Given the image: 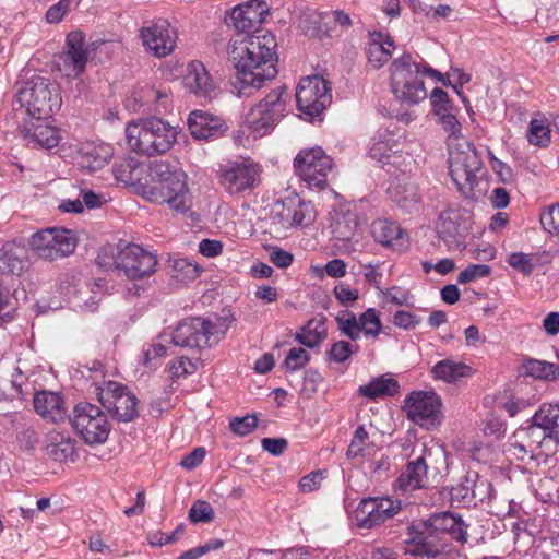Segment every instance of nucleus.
Masks as SVG:
<instances>
[{
    "mask_svg": "<svg viewBox=\"0 0 559 559\" xmlns=\"http://www.w3.org/2000/svg\"><path fill=\"white\" fill-rule=\"evenodd\" d=\"M438 123L441 126L444 132L448 133V150L451 148L453 143H460L467 141L462 135V124L457 120L456 116L452 114V110H447L437 115Z\"/></svg>",
    "mask_w": 559,
    "mask_h": 559,
    "instance_id": "nucleus-43",
    "label": "nucleus"
},
{
    "mask_svg": "<svg viewBox=\"0 0 559 559\" xmlns=\"http://www.w3.org/2000/svg\"><path fill=\"white\" fill-rule=\"evenodd\" d=\"M69 419L74 432L86 444L97 445L107 441L111 425L98 406L80 402L73 407Z\"/></svg>",
    "mask_w": 559,
    "mask_h": 559,
    "instance_id": "nucleus-8",
    "label": "nucleus"
},
{
    "mask_svg": "<svg viewBox=\"0 0 559 559\" xmlns=\"http://www.w3.org/2000/svg\"><path fill=\"white\" fill-rule=\"evenodd\" d=\"M430 102L436 116L447 110H452V104L450 103L448 93L439 87L432 90Z\"/></svg>",
    "mask_w": 559,
    "mask_h": 559,
    "instance_id": "nucleus-61",
    "label": "nucleus"
},
{
    "mask_svg": "<svg viewBox=\"0 0 559 559\" xmlns=\"http://www.w3.org/2000/svg\"><path fill=\"white\" fill-rule=\"evenodd\" d=\"M88 51L85 46V36L80 31L67 35L66 50L56 61L58 70L68 78H76L86 66Z\"/></svg>",
    "mask_w": 559,
    "mask_h": 559,
    "instance_id": "nucleus-21",
    "label": "nucleus"
},
{
    "mask_svg": "<svg viewBox=\"0 0 559 559\" xmlns=\"http://www.w3.org/2000/svg\"><path fill=\"white\" fill-rule=\"evenodd\" d=\"M140 37L147 51L162 58L168 56L174 50L177 34L168 21L159 19L142 26Z\"/></svg>",
    "mask_w": 559,
    "mask_h": 559,
    "instance_id": "nucleus-20",
    "label": "nucleus"
},
{
    "mask_svg": "<svg viewBox=\"0 0 559 559\" xmlns=\"http://www.w3.org/2000/svg\"><path fill=\"white\" fill-rule=\"evenodd\" d=\"M427 480V464L424 457L409 462L406 469L397 479L399 488L404 491H412L425 486Z\"/></svg>",
    "mask_w": 559,
    "mask_h": 559,
    "instance_id": "nucleus-37",
    "label": "nucleus"
},
{
    "mask_svg": "<svg viewBox=\"0 0 559 559\" xmlns=\"http://www.w3.org/2000/svg\"><path fill=\"white\" fill-rule=\"evenodd\" d=\"M147 102L156 104L157 108L167 109L171 104V93L168 88H148L145 92Z\"/></svg>",
    "mask_w": 559,
    "mask_h": 559,
    "instance_id": "nucleus-59",
    "label": "nucleus"
},
{
    "mask_svg": "<svg viewBox=\"0 0 559 559\" xmlns=\"http://www.w3.org/2000/svg\"><path fill=\"white\" fill-rule=\"evenodd\" d=\"M371 233L376 241L402 251L407 247L408 236L401 226L389 219H377L371 225Z\"/></svg>",
    "mask_w": 559,
    "mask_h": 559,
    "instance_id": "nucleus-28",
    "label": "nucleus"
},
{
    "mask_svg": "<svg viewBox=\"0 0 559 559\" xmlns=\"http://www.w3.org/2000/svg\"><path fill=\"white\" fill-rule=\"evenodd\" d=\"M550 128L544 118H534L530 122L527 140L535 146L545 147L550 142Z\"/></svg>",
    "mask_w": 559,
    "mask_h": 559,
    "instance_id": "nucleus-44",
    "label": "nucleus"
},
{
    "mask_svg": "<svg viewBox=\"0 0 559 559\" xmlns=\"http://www.w3.org/2000/svg\"><path fill=\"white\" fill-rule=\"evenodd\" d=\"M391 200L405 211H413L420 202L417 185L408 178L396 179L388 188Z\"/></svg>",
    "mask_w": 559,
    "mask_h": 559,
    "instance_id": "nucleus-31",
    "label": "nucleus"
},
{
    "mask_svg": "<svg viewBox=\"0 0 559 559\" xmlns=\"http://www.w3.org/2000/svg\"><path fill=\"white\" fill-rule=\"evenodd\" d=\"M195 371L197 364L183 356L174 359L168 367V372L174 381L186 379L187 376Z\"/></svg>",
    "mask_w": 559,
    "mask_h": 559,
    "instance_id": "nucleus-49",
    "label": "nucleus"
},
{
    "mask_svg": "<svg viewBox=\"0 0 559 559\" xmlns=\"http://www.w3.org/2000/svg\"><path fill=\"white\" fill-rule=\"evenodd\" d=\"M490 270V266L486 264L469 265L459 274L457 282L461 284L471 283L477 278L487 276Z\"/></svg>",
    "mask_w": 559,
    "mask_h": 559,
    "instance_id": "nucleus-57",
    "label": "nucleus"
},
{
    "mask_svg": "<svg viewBox=\"0 0 559 559\" xmlns=\"http://www.w3.org/2000/svg\"><path fill=\"white\" fill-rule=\"evenodd\" d=\"M381 326V321L376 309L369 308L360 316V330L366 335H379Z\"/></svg>",
    "mask_w": 559,
    "mask_h": 559,
    "instance_id": "nucleus-51",
    "label": "nucleus"
},
{
    "mask_svg": "<svg viewBox=\"0 0 559 559\" xmlns=\"http://www.w3.org/2000/svg\"><path fill=\"white\" fill-rule=\"evenodd\" d=\"M331 88L322 76H306L299 81L296 102L301 112L310 117L318 116L331 104Z\"/></svg>",
    "mask_w": 559,
    "mask_h": 559,
    "instance_id": "nucleus-14",
    "label": "nucleus"
},
{
    "mask_svg": "<svg viewBox=\"0 0 559 559\" xmlns=\"http://www.w3.org/2000/svg\"><path fill=\"white\" fill-rule=\"evenodd\" d=\"M261 168L252 160L229 163L221 170L219 181L223 188L231 195L252 191L259 182Z\"/></svg>",
    "mask_w": 559,
    "mask_h": 559,
    "instance_id": "nucleus-17",
    "label": "nucleus"
},
{
    "mask_svg": "<svg viewBox=\"0 0 559 559\" xmlns=\"http://www.w3.org/2000/svg\"><path fill=\"white\" fill-rule=\"evenodd\" d=\"M138 194L144 200L185 214L192 207L187 175L164 162L148 165L144 181L138 185Z\"/></svg>",
    "mask_w": 559,
    "mask_h": 559,
    "instance_id": "nucleus-2",
    "label": "nucleus"
},
{
    "mask_svg": "<svg viewBox=\"0 0 559 559\" xmlns=\"http://www.w3.org/2000/svg\"><path fill=\"white\" fill-rule=\"evenodd\" d=\"M167 266L170 276L182 284L195 281L201 272L198 263L186 258H169Z\"/></svg>",
    "mask_w": 559,
    "mask_h": 559,
    "instance_id": "nucleus-39",
    "label": "nucleus"
},
{
    "mask_svg": "<svg viewBox=\"0 0 559 559\" xmlns=\"http://www.w3.org/2000/svg\"><path fill=\"white\" fill-rule=\"evenodd\" d=\"M428 526L435 532L449 534L461 544L467 542V525L460 516L451 512L433 514L428 520Z\"/></svg>",
    "mask_w": 559,
    "mask_h": 559,
    "instance_id": "nucleus-32",
    "label": "nucleus"
},
{
    "mask_svg": "<svg viewBox=\"0 0 559 559\" xmlns=\"http://www.w3.org/2000/svg\"><path fill=\"white\" fill-rule=\"evenodd\" d=\"M533 559H559V536H548L536 540Z\"/></svg>",
    "mask_w": 559,
    "mask_h": 559,
    "instance_id": "nucleus-45",
    "label": "nucleus"
},
{
    "mask_svg": "<svg viewBox=\"0 0 559 559\" xmlns=\"http://www.w3.org/2000/svg\"><path fill=\"white\" fill-rule=\"evenodd\" d=\"M323 479L324 475L322 471L311 472L300 479L299 488L302 492H312L320 488Z\"/></svg>",
    "mask_w": 559,
    "mask_h": 559,
    "instance_id": "nucleus-63",
    "label": "nucleus"
},
{
    "mask_svg": "<svg viewBox=\"0 0 559 559\" xmlns=\"http://www.w3.org/2000/svg\"><path fill=\"white\" fill-rule=\"evenodd\" d=\"M368 432L366 431L364 426H359L352 439V442L347 449L346 455L349 459H355L358 456H366L369 454V445H368Z\"/></svg>",
    "mask_w": 559,
    "mask_h": 559,
    "instance_id": "nucleus-47",
    "label": "nucleus"
},
{
    "mask_svg": "<svg viewBox=\"0 0 559 559\" xmlns=\"http://www.w3.org/2000/svg\"><path fill=\"white\" fill-rule=\"evenodd\" d=\"M401 136H396L391 132H383L373 139V142L369 148V154L372 159L385 165V164H397V160L402 157V143L400 142Z\"/></svg>",
    "mask_w": 559,
    "mask_h": 559,
    "instance_id": "nucleus-29",
    "label": "nucleus"
},
{
    "mask_svg": "<svg viewBox=\"0 0 559 559\" xmlns=\"http://www.w3.org/2000/svg\"><path fill=\"white\" fill-rule=\"evenodd\" d=\"M293 227L290 218V206L283 202H277L271 212L269 231L275 238H283Z\"/></svg>",
    "mask_w": 559,
    "mask_h": 559,
    "instance_id": "nucleus-40",
    "label": "nucleus"
},
{
    "mask_svg": "<svg viewBox=\"0 0 559 559\" xmlns=\"http://www.w3.org/2000/svg\"><path fill=\"white\" fill-rule=\"evenodd\" d=\"M493 402L498 408L507 412L510 417H514L530 405L528 401L520 396L512 388L499 390L493 396Z\"/></svg>",
    "mask_w": 559,
    "mask_h": 559,
    "instance_id": "nucleus-41",
    "label": "nucleus"
},
{
    "mask_svg": "<svg viewBox=\"0 0 559 559\" xmlns=\"http://www.w3.org/2000/svg\"><path fill=\"white\" fill-rule=\"evenodd\" d=\"M191 135L197 140H214L223 135L227 129L225 122L211 112L193 110L188 118Z\"/></svg>",
    "mask_w": 559,
    "mask_h": 559,
    "instance_id": "nucleus-22",
    "label": "nucleus"
},
{
    "mask_svg": "<svg viewBox=\"0 0 559 559\" xmlns=\"http://www.w3.org/2000/svg\"><path fill=\"white\" fill-rule=\"evenodd\" d=\"M401 511V502L391 498H368L359 502L354 512L357 526L372 528Z\"/></svg>",
    "mask_w": 559,
    "mask_h": 559,
    "instance_id": "nucleus-19",
    "label": "nucleus"
},
{
    "mask_svg": "<svg viewBox=\"0 0 559 559\" xmlns=\"http://www.w3.org/2000/svg\"><path fill=\"white\" fill-rule=\"evenodd\" d=\"M37 443L38 435L33 428L26 427L16 432L15 448L21 453H33Z\"/></svg>",
    "mask_w": 559,
    "mask_h": 559,
    "instance_id": "nucleus-48",
    "label": "nucleus"
},
{
    "mask_svg": "<svg viewBox=\"0 0 559 559\" xmlns=\"http://www.w3.org/2000/svg\"><path fill=\"white\" fill-rule=\"evenodd\" d=\"M393 40L389 35L373 33L367 49V56L370 64L374 69L381 68L392 57Z\"/></svg>",
    "mask_w": 559,
    "mask_h": 559,
    "instance_id": "nucleus-35",
    "label": "nucleus"
},
{
    "mask_svg": "<svg viewBox=\"0 0 559 559\" xmlns=\"http://www.w3.org/2000/svg\"><path fill=\"white\" fill-rule=\"evenodd\" d=\"M144 167L133 160L121 162L114 167V174L117 180L135 187L138 192V185L140 181H144V177L140 175L143 173Z\"/></svg>",
    "mask_w": 559,
    "mask_h": 559,
    "instance_id": "nucleus-42",
    "label": "nucleus"
},
{
    "mask_svg": "<svg viewBox=\"0 0 559 559\" xmlns=\"http://www.w3.org/2000/svg\"><path fill=\"white\" fill-rule=\"evenodd\" d=\"M441 399L431 390L413 391L404 401L407 417L416 425L430 429L443 418Z\"/></svg>",
    "mask_w": 559,
    "mask_h": 559,
    "instance_id": "nucleus-13",
    "label": "nucleus"
},
{
    "mask_svg": "<svg viewBox=\"0 0 559 559\" xmlns=\"http://www.w3.org/2000/svg\"><path fill=\"white\" fill-rule=\"evenodd\" d=\"M157 257L139 245L129 243L122 248L116 259V267L131 281L144 280L156 272Z\"/></svg>",
    "mask_w": 559,
    "mask_h": 559,
    "instance_id": "nucleus-16",
    "label": "nucleus"
},
{
    "mask_svg": "<svg viewBox=\"0 0 559 559\" xmlns=\"http://www.w3.org/2000/svg\"><path fill=\"white\" fill-rule=\"evenodd\" d=\"M228 318H217L215 321L203 318H192L180 322L173 333L176 346L205 348L217 344L230 326Z\"/></svg>",
    "mask_w": 559,
    "mask_h": 559,
    "instance_id": "nucleus-6",
    "label": "nucleus"
},
{
    "mask_svg": "<svg viewBox=\"0 0 559 559\" xmlns=\"http://www.w3.org/2000/svg\"><path fill=\"white\" fill-rule=\"evenodd\" d=\"M353 354L352 345L345 341L334 343L329 352V356L336 362H344Z\"/></svg>",
    "mask_w": 559,
    "mask_h": 559,
    "instance_id": "nucleus-64",
    "label": "nucleus"
},
{
    "mask_svg": "<svg viewBox=\"0 0 559 559\" xmlns=\"http://www.w3.org/2000/svg\"><path fill=\"white\" fill-rule=\"evenodd\" d=\"M189 518L193 523H207L214 518V510L207 501L198 500L189 510Z\"/></svg>",
    "mask_w": 559,
    "mask_h": 559,
    "instance_id": "nucleus-54",
    "label": "nucleus"
},
{
    "mask_svg": "<svg viewBox=\"0 0 559 559\" xmlns=\"http://www.w3.org/2000/svg\"><path fill=\"white\" fill-rule=\"evenodd\" d=\"M316 217L314 206L311 202L299 201L295 207L290 206V218L293 227L295 226H308Z\"/></svg>",
    "mask_w": 559,
    "mask_h": 559,
    "instance_id": "nucleus-46",
    "label": "nucleus"
},
{
    "mask_svg": "<svg viewBox=\"0 0 559 559\" xmlns=\"http://www.w3.org/2000/svg\"><path fill=\"white\" fill-rule=\"evenodd\" d=\"M533 427L545 432V440L559 443V404H543L533 416Z\"/></svg>",
    "mask_w": 559,
    "mask_h": 559,
    "instance_id": "nucleus-33",
    "label": "nucleus"
},
{
    "mask_svg": "<svg viewBox=\"0 0 559 559\" xmlns=\"http://www.w3.org/2000/svg\"><path fill=\"white\" fill-rule=\"evenodd\" d=\"M72 0H59L56 4L51 5L45 15V20L49 24H57L70 11Z\"/></svg>",
    "mask_w": 559,
    "mask_h": 559,
    "instance_id": "nucleus-58",
    "label": "nucleus"
},
{
    "mask_svg": "<svg viewBox=\"0 0 559 559\" xmlns=\"http://www.w3.org/2000/svg\"><path fill=\"white\" fill-rule=\"evenodd\" d=\"M548 442L545 440V432L538 428L520 427L509 438L504 452L510 460H518L530 463L548 450Z\"/></svg>",
    "mask_w": 559,
    "mask_h": 559,
    "instance_id": "nucleus-12",
    "label": "nucleus"
},
{
    "mask_svg": "<svg viewBox=\"0 0 559 559\" xmlns=\"http://www.w3.org/2000/svg\"><path fill=\"white\" fill-rule=\"evenodd\" d=\"M336 321L342 333L350 340L356 341L360 337V318L357 319L355 314L349 313L346 318L337 317Z\"/></svg>",
    "mask_w": 559,
    "mask_h": 559,
    "instance_id": "nucleus-55",
    "label": "nucleus"
},
{
    "mask_svg": "<svg viewBox=\"0 0 559 559\" xmlns=\"http://www.w3.org/2000/svg\"><path fill=\"white\" fill-rule=\"evenodd\" d=\"M46 120L23 119L19 128L24 136L29 139V143L49 150L58 145L60 135L59 131Z\"/></svg>",
    "mask_w": 559,
    "mask_h": 559,
    "instance_id": "nucleus-23",
    "label": "nucleus"
},
{
    "mask_svg": "<svg viewBox=\"0 0 559 559\" xmlns=\"http://www.w3.org/2000/svg\"><path fill=\"white\" fill-rule=\"evenodd\" d=\"M35 412L44 417L55 420L66 413L64 400L60 392L51 390L37 391L33 399Z\"/></svg>",
    "mask_w": 559,
    "mask_h": 559,
    "instance_id": "nucleus-34",
    "label": "nucleus"
},
{
    "mask_svg": "<svg viewBox=\"0 0 559 559\" xmlns=\"http://www.w3.org/2000/svg\"><path fill=\"white\" fill-rule=\"evenodd\" d=\"M287 105L286 87L272 90L246 116V122L254 136H264L271 132L284 116Z\"/></svg>",
    "mask_w": 559,
    "mask_h": 559,
    "instance_id": "nucleus-9",
    "label": "nucleus"
},
{
    "mask_svg": "<svg viewBox=\"0 0 559 559\" xmlns=\"http://www.w3.org/2000/svg\"><path fill=\"white\" fill-rule=\"evenodd\" d=\"M276 46L274 35L267 31L235 34L230 37L227 58L242 87L260 88L266 80L276 76Z\"/></svg>",
    "mask_w": 559,
    "mask_h": 559,
    "instance_id": "nucleus-1",
    "label": "nucleus"
},
{
    "mask_svg": "<svg viewBox=\"0 0 559 559\" xmlns=\"http://www.w3.org/2000/svg\"><path fill=\"white\" fill-rule=\"evenodd\" d=\"M28 251L25 245L15 240L0 248V272L20 275L27 269Z\"/></svg>",
    "mask_w": 559,
    "mask_h": 559,
    "instance_id": "nucleus-26",
    "label": "nucleus"
},
{
    "mask_svg": "<svg viewBox=\"0 0 559 559\" xmlns=\"http://www.w3.org/2000/svg\"><path fill=\"white\" fill-rule=\"evenodd\" d=\"M21 107L25 108L27 119H48L61 107L59 88L49 79L34 76L25 83L16 97Z\"/></svg>",
    "mask_w": 559,
    "mask_h": 559,
    "instance_id": "nucleus-5",
    "label": "nucleus"
},
{
    "mask_svg": "<svg viewBox=\"0 0 559 559\" xmlns=\"http://www.w3.org/2000/svg\"><path fill=\"white\" fill-rule=\"evenodd\" d=\"M469 218L464 209H447L440 213L436 228L450 250L464 248Z\"/></svg>",
    "mask_w": 559,
    "mask_h": 559,
    "instance_id": "nucleus-18",
    "label": "nucleus"
},
{
    "mask_svg": "<svg viewBox=\"0 0 559 559\" xmlns=\"http://www.w3.org/2000/svg\"><path fill=\"white\" fill-rule=\"evenodd\" d=\"M96 396L118 421L130 423L139 416V399L128 386H97Z\"/></svg>",
    "mask_w": 559,
    "mask_h": 559,
    "instance_id": "nucleus-15",
    "label": "nucleus"
},
{
    "mask_svg": "<svg viewBox=\"0 0 559 559\" xmlns=\"http://www.w3.org/2000/svg\"><path fill=\"white\" fill-rule=\"evenodd\" d=\"M309 354L301 347H294L289 349L284 360V367L286 370L296 371L304 368L309 361Z\"/></svg>",
    "mask_w": 559,
    "mask_h": 559,
    "instance_id": "nucleus-52",
    "label": "nucleus"
},
{
    "mask_svg": "<svg viewBox=\"0 0 559 559\" xmlns=\"http://www.w3.org/2000/svg\"><path fill=\"white\" fill-rule=\"evenodd\" d=\"M47 455L56 462H73L78 456L76 441L69 433L51 430L46 439Z\"/></svg>",
    "mask_w": 559,
    "mask_h": 559,
    "instance_id": "nucleus-27",
    "label": "nucleus"
},
{
    "mask_svg": "<svg viewBox=\"0 0 559 559\" xmlns=\"http://www.w3.org/2000/svg\"><path fill=\"white\" fill-rule=\"evenodd\" d=\"M179 128L168 121L150 117L131 121L126 127L129 147L142 155L156 156L166 154L177 142Z\"/></svg>",
    "mask_w": 559,
    "mask_h": 559,
    "instance_id": "nucleus-3",
    "label": "nucleus"
},
{
    "mask_svg": "<svg viewBox=\"0 0 559 559\" xmlns=\"http://www.w3.org/2000/svg\"><path fill=\"white\" fill-rule=\"evenodd\" d=\"M263 4L258 0H250L245 4L235 7L226 22L236 29V34H249V32L262 22Z\"/></svg>",
    "mask_w": 559,
    "mask_h": 559,
    "instance_id": "nucleus-24",
    "label": "nucleus"
},
{
    "mask_svg": "<svg viewBox=\"0 0 559 559\" xmlns=\"http://www.w3.org/2000/svg\"><path fill=\"white\" fill-rule=\"evenodd\" d=\"M28 245L38 258L53 261L73 253L78 241L71 230L52 227L34 233Z\"/></svg>",
    "mask_w": 559,
    "mask_h": 559,
    "instance_id": "nucleus-10",
    "label": "nucleus"
},
{
    "mask_svg": "<svg viewBox=\"0 0 559 559\" xmlns=\"http://www.w3.org/2000/svg\"><path fill=\"white\" fill-rule=\"evenodd\" d=\"M114 156V148L106 143L86 142L76 152V163L90 173L102 169Z\"/></svg>",
    "mask_w": 559,
    "mask_h": 559,
    "instance_id": "nucleus-25",
    "label": "nucleus"
},
{
    "mask_svg": "<svg viewBox=\"0 0 559 559\" xmlns=\"http://www.w3.org/2000/svg\"><path fill=\"white\" fill-rule=\"evenodd\" d=\"M448 164L451 179L462 195L474 198L481 191L483 163L472 143H453L449 148Z\"/></svg>",
    "mask_w": 559,
    "mask_h": 559,
    "instance_id": "nucleus-4",
    "label": "nucleus"
},
{
    "mask_svg": "<svg viewBox=\"0 0 559 559\" xmlns=\"http://www.w3.org/2000/svg\"><path fill=\"white\" fill-rule=\"evenodd\" d=\"M508 263L515 270L520 271L525 275H530L533 272L534 265L530 254L523 252H513L508 258Z\"/></svg>",
    "mask_w": 559,
    "mask_h": 559,
    "instance_id": "nucleus-60",
    "label": "nucleus"
},
{
    "mask_svg": "<svg viewBox=\"0 0 559 559\" xmlns=\"http://www.w3.org/2000/svg\"><path fill=\"white\" fill-rule=\"evenodd\" d=\"M167 347L162 343H154L144 347L142 353L143 364L150 368L156 367L162 357L166 355Z\"/></svg>",
    "mask_w": 559,
    "mask_h": 559,
    "instance_id": "nucleus-56",
    "label": "nucleus"
},
{
    "mask_svg": "<svg viewBox=\"0 0 559 559\" xmlns=\"http://www.w3.org/2000/svg\"><path fill=\"white\" fill-rule=\"evenodd\" d=\"M258 425V418L255 415H246L243 417H236L230 420L229 428L237 436L250 435Z\"/></svg>",
    "mask_w": 559,
    "mask_h": 559,
    "instance_id": "nucleus-53",
    "label": "nucleus"
},
{
    "mask_svg": "<svg viewBox=\"0 0 559 559\" xmlns=\"http://www.w3.org/2000/svg\"><path fill=\"white\" fill-rule=\"evenodd\" d=\"M520 372L538 381H557L559 379V366L546 360L524 358Z\"/></svg>",
    "mask_w": 559,
    "mask_h": 559,
    "instance_id": "nucleus-36",
    "label": "nucleus"
},
{
    "mask_svg": "<svg viewBox=\"0 0 559 559\" xmlns=\"http://www.w3.org/2000/svg\"><path fill=\"white\" fill-rule=\"evenodd\" d=\"M333 166V159L319 146L301 150L294 159V167L301 179L320 190L325 189Z\"/></svg>",
    "mask_w": 559,
    "mask_h": 559,
    "instance_id": "nucleus-11",
    "label": "nucleus"
},
{
    "mask_svg": "<svg viewBox=\"0 0 559 559\" xmlns=\"http://www.w3.org/2000/svg\"><path fill=\"white\" fill-rule=\"evenodd\" d=\"M392 92L401 102L415 105L426 99L427 91L421 80V64L409 55L395 59L391 67Z\"/></svg>",
    "mask_w": 559,
    "mask_h": 559,
    "instance_id": "nucleus-7",
    "label": "nucleus"
},
{
    "mask_svg": "<svg viewBox=\"0 0 559 559\" xmlns=\"http://www.w3.org/2000/svg\"><path fill=\"white\" fill-rule=\"evenodd\" d=\"M473 370L462 362H455L449 359L439 361L433 368L435 380L443 382H453L471 377Z\"/></svg>",
    "mask_w": 559,
    "mask_h": 559,
    "instance_id": "nucleus-38",
    "label": "nucleus"
},
{
    "mask_svg": "<svg viewBox=\"0 0 559 559\" xmlns=\"http://www.w3.org/2000/svg\"><path fill=\"white\" fill-rule=\"evenodd\" d=\"M185 86L197 96H211L215 90L214 82L204 64L200 61H191L187 66L183 76Z\"/></svg>",
    "mask_w": 559,
    "mask_h": 559,
    "instance_id": "nucleus-30",
    "label": "nucleus"
},
{
    "mask_svg": "<svg viewBox=\"0 0 559 559\" xmlns=\"http://www.w3.org/2000/svg\"><path fill=\"white\" fill-rule=\"evenodd\" d=\"M312 325L313 322H309L307 326L296 334V340L309 348L316 347L323 338L322 333L319 332L324 331L323 325L319 323L314 328Z\"/></svg>",
    "mask_w": 559,
    "mask_h": 559,
    "instance_id": "nucleus-50",
    "label": "nucleus"
},
{
    "mask_svg": "<svg viewBox=\"0 0 559 559\" xmlns=\"http://www.w3.org/2000/svg\"><path fill=\"white\" fill-rule=\"evenodd\" d=\"M540 224L550 234L559 235V205L550 206L540 215Z\"/></svg>",
    "mask_w": 559,
    "mask_h": 559,
    "instance_id": "nucleus-62",
    "label": "nucleus"
}]
</instances>
